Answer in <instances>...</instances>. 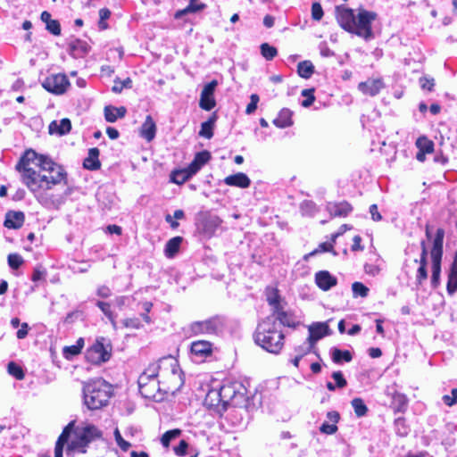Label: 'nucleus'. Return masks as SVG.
I'll return each mask as SVG.
<instances>
[{
    "label": "nucleus",
    "instance_id": "f257e3e1",
    "mask_svg": "<svg viewBox=\"0 0 457 457\" xmlns=\"http://www.w3.org/2000/svg\"><path fill=\"white\" fill-rule=\"evenodd\" d=\"M336 12L337 21L343 29L366 41L374 38L371 24L378 16L375 12L360 8L355 14L353 9L341 5L336 7Z\"/></svg>",
    "mask_w": 457,
    "mask_h": 457
},
{
    "label": "nucleus",
    "instance_id": "f03ea898",
    "mask_svg": "<svg viewBox=\"0 0 457 457\" xmlns=\"http://www.w3.org/2000/svg\"><path fill=\"white\" fill-rule=\"evenodd\" d=\"M40 170L43 173L27 170L29 181L25 185L33 194L41 190H50L62 181L65 185L68 184L67 172L64 168L51 159L44 160L40 163Z\"/></svg>",
    "mask_w": 457,
    "mask_h": 457
},
{
    "label": "nucleus",
    "instance_id": "7ed1b4c3",
    "mask_svg": "<svg viewBox=\"0 0 457 457\" xmlns=\"http://www.w3.org/2000/svg\"><path fill=\"white\" fill-rule=\"evenodd\" d=\"M253 337L258 345L273 354L279 353L284 346L285 336L274 317H266L259 322Z\"/></svg>",
    "mask_w": 457,
    "mask_h": 457
},
{
    "label": "nucleus",
    "instance_id": "20e7f679",
    "mask_svg": "<svg viewBox=\"0 0 457 457\" xmlns=\"http://www.w3.org/2000/svg\"><path fill=\"white\" fill-rule=\"evenodd\" d=\"M112 395V386L103 378L90 380L83 386L84 403L92 411L106 406Z\"/></svg>",
    "mask_w": 457,
    "mask_h": 457
},
{
    "label": "nucleus",
    "instance_id": "39448f33",
    "mask_svg": "<svg viewBox=\"0 0 457 457\" xmlns=\"http://www.w3.org/2000/svg\"><path fill=\"white\" fill-rule=\"evenodd\" d=\"M167 364L170 368L171 375L176 378L179 377L180 380V385L183 384V381L180 378V375L178 374L179 372V363L178 361L173 358L172 356L169 355L163 358H161L159 360V362L156 363H151L145 371L139 376L138 379H141V382L145 384L146 380H158L157 377L159 374V371L162 368V365Z\"/></svg>",
    "mask_w": 457,
    "mask_h": 457
},
{
    "label": "nucleus",
    "instance_id": "423d86ee",
    "mask_svg": "<svg viewBox=\"0 0 457 457\" xmlns=\"http://www.w3.org/2000/svg\"><path fill=\"white\" fill-rule=\"evenodd\" d=\"M225 327V320L220 316H213L202 321H195L190 324L189 331L191 335H218Z\"/></svg>",
    "mask_w": 457,
    "mask_h": 457
},
{
    "label": "nucleus",
    "instance_id": "0eeeda50",
    "mask_svg": "<svg viewBox=\"0 0 457 457\" xmlns=\"http://www.w3.org/2000/svg\"><path fill=\"white\" fill-rule=\"evenodd\" d=\"M112 355V345L108 339L98 337L87 351V359L94 364H101L110 360Z\"/></svg>",
    "mask_w": 457,
    "mask_h": 457
},
{
    "label": "nucleus",
    "instance_id": "6e6552de",
    "mask_svg": "<svg viewBox=\"0 0 457 457\" xmlns=\"http://www.w3.org/2000/svg\"><path fill=\"white\" fill-rule=\"evenodd\" d=\"M44 160H50V158L37 154L33 149H28L24 152L15 166V169L21 173V180L23 184H26V182L29 181V179L27 178L29 172L27 170L36 171L34 169L29 167V164L36 163V165L40 168V163L43 162Z\"/></svg>",
    "mask_w": 457,
    "mask_h": 457
},
{
    "label": "nucleus",
    "instance_id": "1a4fd4ad",
    "mask_svg": "<svg viewBox=\"0 0 457 457\" xmlns=\"http://www.w3.org/2000/svg\"><path fill=\"white\" fill-rule=\"evenodd\" d=\"M223 399V408L236 399L241 400L246 395L245 386L238 381H228L220 387Z\"/></svg>",
    "mask_w": 457,
    "mask_h": 457
},
{
    "label": "nucleus",
    "instance_id": "9d476101",
    "mask_svg": "<svg viewBox=\"0 0 457 457\" xmlns=\"http://www.w3.org/2000/svg\"><path fill=\"white\" fill-rule=\"evenodd\" d=\"M43 87L53 94L62 95L66 91L70 82L64 74L51 75L45 79L42 83Z\"/></svg>",
    "mask_w": 457,
    "mask_h": 457
},
{
    "label": "nucleus",
    "instance_id": "9b49d317",
    "mask_svg": "<svg viewBox=\"0 0 457 457\" xmlns=\"http://www.w3.org/2000/svg\"><path fill=\"white\" fill-rule=\"evenodd\" d=\"M218 85V81L213 79L204 86L199 99V106L201 109L209 112L216 106L214 93Z\"/></svg>",
    "mask_w": 457,
    "mask_h": 457
},
{
    "label": "nucleus",
    "instance_id": "f8f14e48",
    "mask_svg": "<svg viewBox=\"0 0 457 457\" xmlns=\"http://www.w3.org/2000/svg\"><path fill=\"white\" fill-rule=\"evenodd\" d=\"M331 330L326 322H315L309 327V337L307 341L314 345L326 336H329Z\"/></svg>",
    "mask_w": 457,
    "mask_h": 457
},
{
    "label": "nucleus",
    "instance_id": "ddd939ff",
    "mask_svg": "<svg viewBox=\"0 0 457 457\" xmlns=\"http://www.w3.org/2000/svg\"><path fill=\"white\" fill-rule=\"evenodd\" d=\"M315 283L323 291H328L337 284V278L328 270H320L315 274Z\"/></svg>",
    "mask_w": 457,
    "mask_h": 457
},
{
    "label": "nucleus",
    "instance_id": "4468645a",
    "mask_svg": "<svg viewBox=\"0 0 457 457\" xmlns=\"http://www.w3.org/2000/svg\"><path fill=\"white\" fill-rule=\"evenodd\" d=\"M144 384L141 379H138V387L141 395L148 399H155L157 393L161 391L159 380H146Z\"/></svg>",
    "mask_w": 457,
    "mask_h": 457
},
{
    "label": "nucleus",
    "instance_id": "2eb2a0df",
    "mask_svg": "<svg viewBox=\"0 0 457 457\" xmlns=\"http://www.w3.org/2000/svg\"><path fill=\"white\" fill-rule=\"evenodd\" d=\"M384 87V83L380 79H370L358 85V89L364 95L370 96H377Z\"/></svg>",
    "mask_w": 457,
    "mask_h": 457
},
{
    "label": "nucleus",
    "instance_id": "dca6fc26",
    "mask_svg": "<svg viewBox=\"0 0 457 457\" xmlns=\"http://www.w3.org/2000/svg\"><path fill=\"white\" fill-rule=\"evenodd\" d=\"M326 210L331 217H346L352 211V205L346 202L328 203Z\"/></svg>",
    "mask_w": 457,
    "mask_h": 457
},
{
    "label": "nucleus",
    "instance_id": "f3484780",
    "mask_svg": "<svg viewBox=\"0 0 457 457\" xmlns=\"http://www.w3.org/2000/svg\"><path fill=\"white\" fill-rule=\"evenodd\" d=\"M192 354L200 358H206L212 353V344L206 340L195 341L190 347Z\"/></svg>",
    "mask_w": 457,
    "mask_h": 457
},
{
    "label": "nucleus",
    "instance_id": "a211bd4d",
    "mask_svg": "<svg viewBox=\"0 0 457 457\" xmlns=\"http://www.w3.org/2000/svg\"><path fill=\"white\" fill-rule=\"evenodd\" d=\"M25 215L22 212L9 211L5 214L4 225L8 228L17 229L23 225Z\"/></svg>",
    "mask_w": 457,
    "mask_h": 457
},
{
    "label": "nucleus",
    "instance_id": "6ab92c4d",
    "mask_svg": "<svg viewBox=\"0 0 457 457\" xmlns=\"http://www.w3.org/2000/svg\"><path fill=\"white\" fill-rule=\"evenodd\" d=\"M224 183L231 187L247 188L251 185V180L246 174L243 172H237L236 174L226 177Z\"/></svg>",
    "mask_w": 457,
    "mask_h": 457
},
{
    "label": "nucleus",
    "instance_id": "aec40b11",
    "mask_svg": "<svg viewBox=\"0 0 457 457\" xmlns=\"http://www.w3.org/2000/svg\"><path fill=\"white\" fill-rule=\"evenodd\" d=\"M89 48L86 41L77 38L69 43L68 52L71 56L80 58L88 53Z\"/></svg>",
    "mask_w": 457,
    "mask_h": 457
},
{
    "label": "nucleus",
    "instance_id": "412c9836",
    "mask_svg": "<svg viewBox=\"0 0 457 457\" xmlns=\"http://www.w3.org/2000/svg\"><path fill=\"white\" fill-rule=\"evenodd\" d=\"M444 237L445 229L442 228H437L436 237L433 240V247L431 249L432 260H442Z\"/></svg>",
    "mask_w": 457,
    "mask_h": 457
},
{
    "label": "nucleus",
    "instance_id": "4be33fe9",
    "mask_svg": "<svg viewBox=\"0 0 457 457\" xmlns=\"http://www.w3.org/2000/svg\"><path fill=\"white\" fill-rule=\"evenodd\" d=\"M156 135V124L151 115H147L141 126L140 136L147 142H151Z\"/></svg>",
    "mask_w": 457,
    "mask_h": 457
},
{
    "label": "nucleus",
    "instance_id": "5701e85b",
    "mask_svg": "<svg viewBox=\"0 0 457 457\" xmlns=\"http://www.w3.org/2000/svg\"><path fill=\"white\" fill-rule=\"evenodd\" d=\"M327 418L332 424L323 422L320 427V431L326 435H333L337 431V423L340 420V415L337 411H331L327 413Z\"/></svg>",
    "mask_w": 457,
    "mask_h": 457
},
{
    "label": "nucleus",
    "instance_id": "b1692460",
    "mask_svg": "<svg viewBox=\"0 0 457 457\" xmlns=\"http://www.w3.org/2000/svg\"><path fill=\"white\" fill-rule=\"evenodd\" d=\"M71 129V122L68 118H63L57 122L56 120L52 121L49 124L48 130L49 134H57L59 136H63L68 134Z\"/></svg>",
    "mask_w": 457,
    "mask_h": 457
},
{
    "label": "nucleus",
    "instance_id": "393cba45",
    "mask_svg": "<svg viewBox=\"0 0 457 457\" xmlns=\"http://www.w3.org/2000/svg\"><path fill=\"white\" fill-rule=\"evenodd\" d=\"M100 151L96 147L88 150V155L83 162V167L88 170H97L101 167L99 161Z\"/></svg>",
    "mask_w": 457,
    "mask_h": 457
},
{
    "label": "nucleus",
    "instance_id": "a878e982",
    "mask_svg": "<svg viewBox=\"0 0 457 457\" xmlns=\"http://www.w3.org/2000/svg\"><path fill=\"white\" fill-rule=\"evenodd\" d=\"M268 317H274L275 322L279 323V328H281L282 326L288 328H295L296 326L294 316L283 309L276 313H271Z\"/></svg>",
    "mask_w": 457,
    "mask_h": 457
},
{
    "label": "nucleus",
    "instance_id": "bb28decb",
    "mask_svg": "<svg viewBox=\"0 0 457 457\" xmlns=\"http://www.w3.org/2000/svg\"><path fill=\"white\" fill-rule=\"evenodd\" d=\"M101 432L100 430L93 426V425H87L86 426L81 433L78 436L80 444L84 446L87 445L89 442H91L93 439L100 437Z\"/></svg>",
    "mask_w": 457,
    "mask_h": 457
},
{
    "label": "nucleus",
    "instance_id": "cd10ccee",
    "mask_svg": "<svg viewBox=\"0 0 457 457\" xmlns=\"http://www.w3.org/2000/svg\"><path fill=\"white\" fill-rule=\"evenodd\" d=\"M293 112L287 109L283 108L278 112V115L276 119L273 120V124L279 129H286L293 125L292 120Z\"/></svg>",
    "mask_w": 457,
    "mask_h": 457
},
{
    "label": "nucleus",
    "instance_id": "c85d7f7f",
    "mask_svg": "<svg viewBox=\"0 0 457 457\" xmlns=\"http://www.w3.org/2000/svg\"><path fill=\"white\" fill-rule=\"evenodd\" d=\"M104 119L108 122H115L119 118H123L127 113V109L124 106L115 107L107 105L104 107Z\"/></svg>",
    "mask_w": 457,
    "mask_h": 457
},
{
    "label": "nucleus",
    "instance_id": "c756f323",
    "mask_svg": "<svg viewBox=\"0 0 457 457\" xmlns=\"http://www.w3.org/2000/svg\"><path fill=\"white\" fill-rule=\"evenodd\" d=\"M391 406L395 412H405L408 406V399L406 395L397 392L395 393L392 397Z\"/></svg>",
    "mask_w": 457,
    "mask_h": 457
},
{
    "label": "nucleus",
    "instance_id": "7c9ffc66",
    "mask_svg": "<svg viewBox=\"0 0 457 457\" xmlns=\"http://www.w3.org/2000/svg\"><path fill=\"white\" fill-rule=\"evenodd\" d=\"M204 403L210 408H218L220 404L223 405V399L221 394H220V388L209 390L205 396Z\"/></svg>",
    "mask_w": 457,
    "mask_h": 457
},
{
    "label": "nucleus",
    "instance_id": "2f4dec72",
    "mask_svg": "<svg viewBox=\"0 0 457 457\" xmlns=\"http://www.w3.org/2000/svg\"><path fill=\"white\" fill-rule=\"evenodd\" d=\"M332 361L335 363H342L343 361L349 362L353 359L352 353L348 350H340L333 347L330 350Z\"/></svg>",
    "mask_w": 457,
    "mask_h": 457
},
{
    "label": "nucleus",
    "instance_id": "473e14b6",
    "mask_svg": "<svg viewBox=\"0 0 457 457\" xmlns=\"http://www.w3.org/2000/svg\"><path fill=\"white\" fill-rule=\"evenodd\" d=\"M315 68L311 61H303L297 64V74L303 79H310L314 73Z\"/></svg>",
    "mask_w": 457,
    "mask_h": 457
},
{
    "label": "nucleus",
    "instance_id": "72a5a7b5",
    "mask_svg": "<svg viewBox=\"0 0 457 457\" xmlns=\"http://www.w3.org/2000/svg\"><path fill=\"white\" fill-rule=\"evenodd\" d=\"M191 177L186 169L175 170L171 171V173L170 175V182L177 184V185H182L183 183L187 181Z\"/></svg>",
    "mask_w": 457,
    "mask_h": 457
},
{
    "label": "nucleus",
    "instance_id": "f704fd0d",
    "mask_svg": "<svg viewBox=\"0 0 457 457\" xmlns=\"http://www.w3.org/2000/svg\"><path fill=\"white\" fill-rule=\"evenodd\" d=\"M182 242V237H175L170 239L165 245V254L167 257H173L175 253H178L180 244Z\"/></svg>",
    "mask_w": 457,
    "mask_h": 457
},
{
    "label": "nucleus",
    "instance_id": "c9c22d12",
    "mask_svg": "<svg viewBox=\"0 0 457 457\" xmlns=\"http://www.w3.org/2000/svg\"><path fill=\"white\" fill-rule=\"evenodd\" d=\"M205 7L204 4H195V0H190V4L184 9L179 10L175 13V19H180L187 13L196 12Z\"/></svg>",
    "mask_w": 457,
    "mask_h": 457
},
{
    "label": "nucleus",
    "instance_id": "e433bc0d",
    "mask_svg": "<svg viewBox=\"0 0 457 457\" xmlns=\"http://www.w3.org/2000/svg\"><path fill=\"white\" fill-rule=\"evenodd\" d=\"M222 220L218 216H212L207 219L204 224V232L208 236L215 233L216 229L221 225Z\"/></svg>",
    "mask_w": 457,
    "mask_h": 457
},
{
    "label": "nucleus",
    "instance_id": "4c0bfd02",
    "mask_svg": "<svg viewBox=\"0 0 457 457\" xmlns=\"http://www.w3.org/2000/svg\"><path fill=\"white\" fill-rule=\"evenodd\" d=\"M96 306L104 312V314L106 316V318L110 320L112 327L116 328V320H115V315L113 314L111 304L106 302L97 301Z\"/></svg>",
    "mask_w": 457,
    "mask_h": 457
},
{
    "label": "nucleus",
    "instance_id": "58836bf2",
    "mask_svg": "<svg viewBox=\"0 0 457 457\" xmlns=\"http://www.w3.org/2000/svg\"><path fill=\"white\" fill-rule=\"evenodd\" d=\"M352 292L353 298H365L369 295L370 289L361 282H353L352 284Z\"/></svg>",
    "mask_w": 457,
    "mask_h": 457
},
{
    "label": "nucleus",
    "instance_id": "ea45409f",
    "mask_svg": "<svg viewBox=\"0 0 457 457\" xmlns=\"http://www.w3.org/2000/svg\"><path fill=\"white\" fill-rule=\"evenodd\" d=\"M300 211L303 215L312 217L318 212V207L313 201L304 200L300 205Z\"/></svg>",
    "mask_w": 457,
    "mask_h": 457
},
{
    "label": "nucleus",
    "instance_id": "a19ab883",
    "mask_svg": "<svg viewBox=\"0 0 457 457\" xmlns=\"http://www.w3.org/2000/svg\"><path fill=\"white\" fill-rule=\"evenodd\" d=\"M441 260H432V276L431 285L434 288L437 287L440 281Z\"/></svg>",
    "mask_w": 457,
    "mask_h": 457
},
{
    "label": "nucleus",
    "instance_id": "79ce46f5",
    "mask_svg": "<svg viewBox=\"0 0 457 457\" xmlns=\"http://www.w3.org/2000/svg\"><path fill=\"white\" fill-rule=\"evenodd\" d=\"M181 433H182L181 430L179 428H174V429L166 431L161 437V443H162V446L166 447V448L169 447L170 442L173 439H176L177 437H179L181 435Z\"/></svg>",
    "mask_w": 457,
    "mask_h": 457
},
{
    "label": "nucleus",
    "instance_id": "37998d69",
    "mask_svg": "<svg viewBox=\"0 0 457 457\" xmlns=\"http://www.w3.org/2000/svg\"><path fill=\"white\" fill-rule=\"evenodd\" d=\"M351 404L354 410V413L357 417L361 418L367 414L368 408L361 398H354L352 400Z\"/></svg>",
    "mask_w": 457,
    "mask_h": 457
},
{
    "label": "nucleus",
    "instance_id": "c03bdc74",
    "mask_svg": "<svg viewBox=\"0 0 457 457\" xmlns=\"http://www.w3.org/2000/svg\"><path fill=\"white\" fill-rule=\"evenodd\" d=\"M416 145L420 151L430 154L434 151V143L426 137H420L416 141Z\"/></svg>",
    "mask_w": 457,
    "mask_h": 457
},
{
    "label": "nucleus",
    "instance_id": "a18cd8bd",
    "mask_svg": "<svg viewBox=\"0 0 457 457\" xmlns=\"http://www.w3.org/2000/svg\"><path fill=\"white\" fill-rule=\"evenodd\" d=\"M262 55L267 60H273L277 54L278 50L275 46H270L268 43H262L260 46Z\"/></svg>",
    "mask_w": 457,
    "mask_h": 457
},
{
    "label": "nucleus",
    "instance_id": "49530a36",
    "mask_svg": "<svg viewBox=\"0 0 457 457\" xmlns=\"http://www.w3.org/2000/svg\"><path fill=\"white\" fill-rule=\"evenodd\" d=\"M75 425V421H71L62 430L61 435L59 436L56 443H59L60 445H66L69 441V438L71 436V434L73 430Z\"/></svg>",
    "mask_w": 457,
    "mask_h": 457
},
{
    "label": "nucleus",
    "instance_id": "de8ad7c7",
    "mask_svg": "<svg viewBox=\"0 0 457 457\" xmlns=\"http://www.w3.org/2000/svg\"><path fill=\"white\" fill-rule=\"evenodd\" d=\"M314 92L315 89L313 87L303 89L301 92L302 96L305 97V99L302 102V106L307 108L313 104V102L315 101Z\"/></svg>",
    "mask_w": 457,
    "mask_h": 457
},
{
    "label": "nucleus",
    "instance_id": "09e8293b",
    "mask_svg": "<svg viewBox=\"0 0 457 457\" xmlns=\"http://www.w3.org/2000/svg\"><path fill=\"white\" fill-rule=\"evenodd\" d=\"M8 372L10 375H12L16 379H19V380L22 379L25 376L22 368L13 361H11L8 364Z\"/></svg>",
    "mask_w": 457,
    "mask_h": 457
},
{
    "label": "nucleus",
    "instance_id": "8fccbe9b",
    "mask_svg": "<svg viewBox=\"0 0 457 457\" xmlns=\"http://www.w3.org/2000/svg\"><path fill=\"white\" fill-rule=\"evenodd\" d=\"M132 87V80L129 78H127L124 80H120V79H116L114 80V86L112 90L114 93H120L123 88H130Z\"/></svg>",
    "mask_w": 457,
    "mask_h": 457
},
{
    "label": "nucleus",
    "instance_id": "3c124183",
    "mask_svg": "<svg viewBox=\"0 0 457 457\" xmlns=\"http://www.w3.org/2000/svg\"><path fill=\"white\" fill-rule=\"evenodd\" d=\"M395 428L397 435L405 436L409 433V428L406 426L405 420L403 418H398L395 420Z\"/></svg>",
    "mask_w": 457,
    "mask_h": 457
},
{
    "label": "nucleus",
    "instance_id": "603ef678",
    "mask_svg": "<svg viewBox=\"0 0 457 457\" xmlns=\"http://www.w3.org/2000/svg\"><path fill=\"white\" fill-rule=\"evenodd\" d=\"M8 265L13 270L19 269L23 263L22 257L18 253H10L7 258Z\"/></svg>",
    "mask_w": 457,
    "mask_h": 457
},
{
    "label": "nucleus",
    "instance_id": "864d4df0",
    "mask_svg": "<svg viewBox=\"0 0 457 457\" xmlns=\"http://www.w3.org/2000/svg\"><path fill=\"white\" fill-rule=\"evenodd\" d=\"M213 129L214 126L204 121L201 124V129L199 131V136L210 139L213 137Z\"/></svg>",
    "mask_w": 457,
    "mask_h": 457
},
{
    "label": "nucleus",
    "instance_id": "5fc2aeb1",
    "mask_svg": "<svg viewBox=\"0 0 457 457\" xmlns=\"http://www.w3.org/2000/svg\"><path fill=\"white\" fill-rule=\"evenodd\" d=\"M211 157V153L207 150H204L202 152L196 153L194 161L203 167L210 161Z\"/></svg>",
    "mask_w": 457,
    "mask_h": 457
},
{
    "label": "nucleus",
    "instance_id": "6e6d98bb",
    "mask_svg": "<svg viewBox=\"0 0 457 457\" xmlns=\"http://www.w3.org/2000/svg\"><path fill=\"white\" fill-rule=\"evenodd\" d=\"M313 347L314 345H312L311 342L307 341L303 345L295 347V352L296 353L297 356L303 358L304 355L311 353Z\"/></svg>",
    "mask_w": 457,
    "mask_h": 457
},
{
    "label": "nucleus",
    "instance_id": "4d7b16f0",
    "mask_svg": "<svg viewBox=\"0 0 457 457\" xmlns=\"http://www.w3.org/2000/svg\"><path fill=\"white\" fill-rule=\"evenodd\" d=\"M332 248H333V245L331 243H328V242L321 243L317 249H315L312 252L309 253L308 254L304 255V260L307 261L309 259V257L314 256L317 253H321V252H330Z\"/></svg>",
    "mask_w": 457,
    "mask_h": 457
},
{
    "label": "nucleus",
    "instance_id": "13d9d810",
    "mask_svg": "<svg viewBox=\"0 0 457 457\" xmlns=\"http://www.w3.org/2000/svg\"><path fill=\"white\" fill-rule=\"evenodd\" d=\"M323 9L321 4L318 2H314L312 4V18L314 21H320L323 17Z\"/></svg>",
    "mask_w": 457,
    "mask_h": 457
},
{
    "label": "nucleus",
    "instance_id": "bf43d9fd",
    "mask_svg": "<svg viewBox=\"0 0 457 457\" xmlns=\"http://www.w3.org/2000/svg\"><path fill=\"white\" fill-rule=\"evenodd\" d=\"M259 100L260 97L257 94H252L250 96V103L247 104L245 109L246 114H252L256 111Z\"/></svg>",
    "mask_w": 457,
    "mask_h": 457
},
{
    "label": "nucleus",
    "instance_id": "052dcab7",
    "mask_svg": "<svg viewBox=\"0 0 457 457\" xmlns=\"http://www.w3.org/2000/svg\"><path fill=\"white\" fill-rule=\"evenodd\" d=\"M446 289L450 295H453L457 291V275L449 273Z\"/></svg>",
    "mask_w": 457,
    "mask_h": 457
},
{
    "label": "nucleus",
    "instance_id": "680f3d73",
    "mask_svg": "<svg viewBox=\"0 0 457 457\" xmlns=\"http://www.w3.org/2000/svg\"><path fill=\"white\" fill-rule=\"evenodd\" d=\"M442 400L447 406H453V404L457 403V388H453L451 395H445Z\"/></svg>",
    "mask_w": 457,
    "mask_h": 457
},
{
    "label": "nucleus",
    "instance_id": "e2e57ef3",
    "mask_svg": "<svg viewBox=\"0 0 457 457\" xmlns=\"http://www.w3.org/2000/svg\"><path fill=\"white\" fill-rule=\"evenodd\" d=\"M331 377L335 380V384L337 385V388H344L346 386V379L344 378V375L341 371H334Z\"/></svg>",
    "mask_w": 457,
    "mask_h": 457
},
{
    "label": "nucleus",
    "instance_id": "0e129e2a",
    "mask_svg": "<svg viewBox=\"0 0 457 457\" xmlns=\"http://www.w3.org/2000/svg\"><path fill=\"white\" fill-rule=\"evenodd\" d=\"M46 29L54 36L61 35V25L57 20H52L50 22H47Z\"/></svg>",
    "mask_w": 457,
    "mask_h": 457
},
{
    "label": "nucleus",
    "instance_id": "69168bd1",
    "mask_svg": "<svg viewBox=\"0 0 457 457\" xmlns=\"http://www.w3.org/2000/svg\"><path fill=\"white\" fill-rule=\"evenodd\" d=\"M122 324L125 328L138 329L141 328V322L138 318H128L122 320Z\"/></svg>",
    "mask_w": 457,
    "mask_h": 457
},
{
    "label": "nucleus",
    "instance_id": "338daca9",
    "mask_svg": "<svg viewBox=\"0 0 457 457\" xmlns=\"http://www.w3.org/2000/svg\"><path fill=\"white\" fill-rule=\"evenodd\" d=\"M188 444L186 440H180L178 446L174 447V453L177 456H185L187 453Z\"/></svg>",
    "mask_w": 457,
    "mask_h": 457
},
{
    "label": "nucleus",
    "instance_id": "774afa93",
    "mask_svg": "<svg viewBox=\"0 0 457 457\" xmlns=\"http://www.w3.org/2000/svg\"><path fill=\"white\" fill-rule=\"evenodd\" d=\"M63 356L66 359H71L73 356H76L79 353V351L75 345L65 346L62 351Z\"/></svg>",
    "mask_w": 457,
    "mask_h": 457
}]
</instances>
